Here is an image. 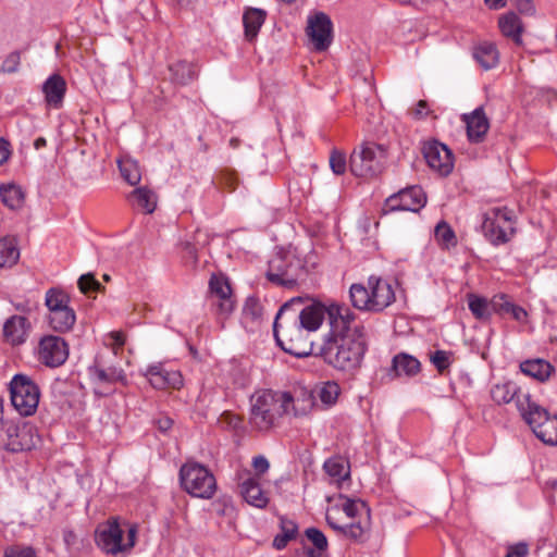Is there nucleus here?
<instances>
[{"mask_svg":"<svg viewBox=\"0 0 557 557\" xmlns=\"http://www.w3.org/2000/svg\"><path fill=\"white\" fill-rule=\"evenodd\" d=\"M305 535L313 545V548H308L309 557H326L329 543L323 532L317 528H308Z\"/></svg>","mask_w":557,"mask_h":557,"instance_id":"nucleus-39","label":"nucleus"},{"mask_svg":"<svg viewBox=\"0 0 557 557\" xmlns=\"http://www.w3.org/2000/svg\"><path fill=\"white\" fill-rule=\"evenodd\" d=\"M498 25L504 36L511 38L518 45L522 42V22L516 13L509 12L500 16Z\"/></svg>","mask_w":557,"mask_h":557,"instance_id":"nucleus-33","label":"nucleus"},{"mask_svg":"<svg viewBox=\"0 0 557 557\" xmlns=\"http://www.w3.org/2000/svg\"><path fill=\"white\" fill-rule=\"evenodd\" d=\"M0 198L8 208L16 210L23 206L24 193L22 188L16 185L1 186Z\"/></svg>","mask_w":557,"mask_h":557,"instance_id":"nucleus-41","label":"nucleus"},{"mask_svg":"<svg viewBox=\"0 0 557 557\" xmlns=\"http://www.w3.org/2000/svg\"><path fill=\"white\" fill-rule=\"evenodd\" d=\"M128 199L134 207L147 214L152 213L157 208V195L148 187L134 189Z\"/></svg>","mask_w":557,"mask_h":557,"instance_id":"nucleus-29","label":"nucleus"},{"mask_svg":"<svg viewBox=\"0 0 557 557\" xmlns=\"http://www.w3.org/2000/svg\"><path fill=\"white\" fill-rule=\"evenodd\" d=\"M369 283L374 289V312H381L395 301V292L389 283L385 280L371 275Z\"/></svg>","mask_w":557,"mask_h":557,"instance_id":"nucleus-25","label":"nucleus"},{"mask_svg":"<svg viewBox=\"0 0 557 557\" xmlns=\"http://www.w3.org/2000/svg\"><path fill=\"white\" fill-rule=\"evenodd\" d=\"M137 534L136 525H131L127 530V543L123 544L124 550L132 548L135 545Z\"/></svg>","mask_w":557,"mask_h":557,"instance_id":"nucleus-59","label":"nucleus"},{"mask_svg":"<svg viewBox=\"0 0 557 557\" xmlns=\"http://www.w3.org/2000/svg\"><path fill=\"white\" fill-rule=\"evenodd\" d=\"M451 351L435 350L431 354L430 360L440 373L447 370L453 363L454 357Z\"/></svg>","mask_w":557,"mask_h":557,"instance_id":"nucleus-48","label":"nucleus"},{"mask_svg":"<svg viewBox=\"0 0 557 557\" xmlns=\"http://www.w3.org/2000/svg\"><path fill=\"white\" fill-rule=\"evenodd\" d=\"M238 487L245 500L257 508H264L269 504L268 494L261 488L260 479L252 476L251 472L244 471L237 474Z\"/></svg>","mask_w":557,"mask_h":557,"instance_id":"nucleus-18","label":"nucleus"},{"mask_svg":"<svg viewBox=\"0 0 557 557\" xmlns=\"http://www.w3.org/2000/svg\"><path fill=\"white\" fill-rule=\"evenodd\" d=\"M88 374L95 384V393L100 396H108L112 393L108 387L116 382L127 385V377L122 368L108 366L102 358H97L88 368Z\"/></svg>","mask_w":557,"mask_h":557,"instance_id":"nucleus-12","label":"nucleus"},{"mask_svg":"<svg viewBox=\"0 0 557 557\" xmlns=\"http://www.w3.org/2000/svg\"><path fill=\"white\" fill-rule=\"evenodd\" d=\"M11 154L10 144L0 137V165L4 164Z\"/></svg>","mask_w":557,"mask_h":557,"instance_id":"nucleus-57","label":"nucleus"},{"mask_svg":"<svg viewBox=\"0 0 557 557\" xmlns=\"http://www.w3.org/2000/svg\"><path fill=\"white\" fill-rule=\"evenodd\" d=\"M426 102L424 100H420L417 104L416 115L417 116H424L426 115V112L424 111L426 109Z\"/></svg>","mask_w":557,"mask_h":557,"instance_id":"nucleus-62","label":"nucleus"},{"mask_svg":"<svg viewBox=\"0 0 557 557\" xmlns=\"http://www.w3.org/2000/svg\"><path fill=\"white\" fill-rule=\"evenodd\" d=\"M462 120L467 125L469 140L472 143L482 141L490 128V122L483 107L476 108L470 114H463Z\"/></svg>","mask_w":557,"mask_h":557,"instance_id":"nucleus-22","label":"nucleus"},{"mask_svg":"<svg viewBox=\"0 0 557 557\" xmlns=\"http://www.w3.org/2000/svg\"><path fill=\"white\" fill-rule=\"evenodd\" d=\"M267 13L261 9L250 8L247 9L243 16L245 27V36L248 40L257 37L262 24L264 23Z\"/></svg>","mask_w":557,"mask_h":557,"instance_id":"nucleus-30","label":"nucleus"},{"mask_svg":"<svg viewBox=\"0 0 557 557\" xmlns=\"http://www.w3.org/2000/svg\"><path fill=\"white\" fill-rule=\"evenodd\" d=\"M326 521H327V524L335 531L342 533L343 535H345L347 539H348V533L345 531V529H348V523L342 525V524H338L336 522H334L331 518V516L326 515Z\"/></svg>","mask_w":557,"mask_h":557,"instance_id":"nucleus-61","label":"nucleus"},{"mask_svg":"<svg viewBox=\"0 0 557 557\" xmlns=\"http://www.w3.org/2000/svg\"><path fill=\"white\" fill-rule=\"evenodd\" d=\"M349 298L351 305L361 311L374 312V289L372 284L367 282V285L362 283H355L349 288Z\"/></svg>","mask_w":557,"mask_h":557,"instance_id":"nucleus-24","label":"nucleus"},{"mask_svg":"<svg viewBox=\"0 0 557 557\" xmlns=\"http://www.w3.org/2000/svg\"><path fill=\"white\" fill-rule=\"evenodd\" d=\"M169 70L171 79L180 85H187L197 78L196 65L186 61H177Z\"/></svg>","mask_w":557,"mask_h":557,"instance_id":"nucleus-34","label":"nucleus"},{"mask_svg":"<svg viewBox=\"0 0 557 557\" xmlns=\"http://www.w3.org/2000/svg\"><path fill=\"white\" fill-rule=\"evenodd\" d=\"M298 531L297 524L293 520L281 519V532L274 537L273 546L276 549H283L287 543L295 539Z\"/></svg>","mask_w":557,"mask_h":557,"instance_id":"nucleus-45","label":"nucleus"},{"mask_svg":"<svg viewBox=\"0 0 557 557\" xmlns=\"http://www.w3.org/2000/svg\"><path fill=\"white\" fill-rule=\"evenodd\" d=\"M42 91L47 103L60 108L66 91V83L59 74H53L44 83Z\"/></svg>","mask_w":557,"mask_h":557,"instance_id":"nucleus-27","label":"nucleus"},{"mask_svg":"<svg viewBox=\"0 0 557 557\" xmlns=\"http://www.w3.org/2000/svg\"><path fill=\"white\" fill-rule=\"evenodd\" d=\"M305 300L304 297H294L285 302L273 323L277 344L283 350L298 358L309 356L312 350L309 332L299 323L296 312H290L295 306L304 305Z\"/></svg>","mask_w":557,"mask_h":557,"instance_id":"nucleus-2","label":"nucleus"},{"mask_svg":"<svg viewBox=\"0 0 557 557\" xmlns=\"http://www.w3.org/2000/svg\"><path fill=\"white\" fill-rule=\"evenodd\" d=\"M518 410L540 441L547 445H557V416L549 414L531 396L518 399Z\"/></svg>","mask_w":557,"mask_h":557,"instance_id":"nucleus-4","label":"nucleus"},{"mask_svg":"<svg viewBox=\"0 0 557 557\" xmlns=\"http://www.w3.org/2000/svg\"><path fill=\"white\" fill-rule=\"evenodd\" d=\"M29 324L25 317L13 315L3 325V335L8 343L18 345L26 341Z\"/></svg>","mask_w":557,"mask_h":557,"instance_id":"nucleus-26","label":"nucleus"},{"mask_svg":"<svg viewBox=\"0 0 557 557\" xmlns=\"http://www.w3.org/2000/svg\"><path fill=\"white\" fill-rule=\"evenodd\" d=\"M513 5L522 14H532L534 12V5L532 0H511Z\"/></svg>","mask_w":557,"mask_h":557,"instance_id":"nucleus-55","label":"nucleus"},{"mask_svg":"<svg viewBox=\"0 0 557 557\" xmlns=\"http://www.w3.org/2000/svg\"><path fill=\"white\" fill-rule=\"evenodd\" d=\"M289 400L286 392L262 389L250 398V426L259 432H269L286 414L284 403Z\"/></svg>","mask_w":557,"mask_h":557,"instance_id":"nucleus-3","label":"nucleus"},{"mask_svg":"<svg viewBox=\"0 0 557 557\" xmlns=\"http://www.w3.org/2000/svg\"><path fill=\"white\" fill-rule=\"evenodd\" d=\"M112 337L117 347H122L124 345L125 338L122 333H112Z\"/></svg>","mask_w":557,"mask_h":557,"instance_id":"nucleus-64","label":"nucleus"},{"mask_svg":"<svg viewBox=\"0 0 557 557\" xmlns=\"http://www.w3.org/2000/svg\"><path fill=\"white\" fill-rule=\"evenodd\" d=\"M420 361L411 355L398 354L393 358V370L396 375L412 376L420 372Z\"/></svg>","mask_w":557,"mask_h":557,"instance_id":"nucleus-35","label":"nucleus"},{"mask_svg":"<svg viewBox=\"0 0 557 557\" xmlns=\"http://www.w3.org/2000/svg\"><path fill=\"white\" fill-rule=\"evenodd\" d=\"M252 467L256 472L255 474H252V476H257L258 479L261 480V476L269 470L270 463L264 456L259 455L253 457Z\"/></svg>","mask_w":557,"mask_h":557,"instance_id":"nucleus-53","label":"nucleus"},{"mask_svg":"<svg viewBox=\"0 0 557 557\" xmlns=\"http://www.w3.org/2000/svg\"><path fill=\"white\" fill-rule=\"evenodd\" d=\"M386 160L387 152L383 146L367 143L352 151L349 170L357 177H375L383 172Z\"/></svg>","mask_w":557,"mask_h":557,"instance_id":"nucleus-6","label":"nucleus"},{"mask_svg":"<svg viewBox=\"0 0 557 557\" xmlns=\"http://www.w3.org/2000/svg\"><path fill=\"white\" fill-rule=\"evenodd\" d=\"M20 62V53L17 51L11 52L2 63V71L7 73H14L17 71Z\"/></svg>","mask_w":557,"mask_h":557,"instance_id":"nucleus-54","label":"nucleus"},{"mask_svg":"<svg viewBox=\"0 0 557 557\" xmlns=\"http://www.w3.org/2000/svg\"><path fill=\"white\" fill-rule=\"evenodd\" d=\"M78 287L82 293L86 294L90 290H97L100 287V283L92 274H84L78 280Z\"/></svg>","mask_w":557,"mask_h":557,"instance_id":"nucleus-52","label":"nucleus"},{"mask_svg":"<svg viewBox=\"0 0 557 557\" xmlns=\"http://www.w3.org/2000/svg\"><path fill=\"white\" fill-rule=\"evenodd\" d=\"M323 469L336 482L349 478V463L339 456L331 457L325 460Z\"/></svg>","mask_w":557,"mask_h":557,"instance_id":"nucleus-40","label":"nucleus"},{"mask_svg":"<svg viewBox=\"0 0 557 557\" xmlns=\"http://www.w3.org/2000/svg\"><path fill=\"white\" fill-rule=\"evenodd\" d=\"M11 403L23 417L33 416L39 404V386L26 374H15L10 382Z\"/></svg>","mask_w":557,"mask_h":557,"instance_id":"nucleus-9","label":"nucleus"},{"mask_svg":"<svg viewBox=\"0 0 557 557\" xmlns=\"http://www.w3.org/2000/svg\"><path fill=\"white\" fill-rule=\"evenodd\" d=\"M157 426L161 432H166L173 425V420L170 417H162L157 420Z\"/></svg>","mask_w":557,"mask_h":557,"instance_id":"nucleus-60","label":"nucleus"},{"mask_svg":"<svg viewBox=\"0 0 557 557\" xmlns=\"http://www.w3.org/2000/svg\"><path fill=\"white\" fill-rule=\"evenodd\" d=\"M521 371L540 382L548 380L554 368L544 359L525 360L520 364Z\"/></svg>","mask_w":557,"mask_h":557,"instance_id":"nucleus-31","label":"nucleus"},{"mask_svg":"<svg viewBox=\"0 0 557 557\" xmlns=\"http://www.w3.org/2000/svg\"><path fill=\"white\" fill-rule=\"evenodd\" d=\"M263 314V307L259 299L255 297H248L245 301L243 313H242V322L245 327H253L260 323Z\"/></svg>","mask_w":557,"mask_h":557,"instance_id":"nucleus-36","label":"nucleus"},{"mask_svg":"<svg viewBox=\"0 0 557 557\" xmlns=\"http://www.w3.org/2000/svg\"><path fill=\"white\" fill-rule=\"evenodd\" d=\"M183 490L193 497L210 499L216 492V481L211 471L201 463L186 462L180 469Z\"/></svg>","mask_w":557,"mask_h":557,"instance_id":"nucleus-7","label":"nucleus"},{"mask_svg":"<svg viewBox=\"0 0 557 557\" xmlns=\"http://www.w3.org/2000/svg\"><path fill=\"white\" fill-rule=\"evenodd\" d=\"M485 3L491 9H499V8L505 7V4H506L505 0H485Z\"/></svg>","mask_w":557,"mask_h":557,"instance_id":"nucleus-63","label":"nucleus"},{"mask_svg":"<svg viewBox=\"0 0 557 557\" xmlns=\"http://www.w3.org/2000/svg\"><path fill=\"white\" fill-rule=\"evenodd\" d=\"M512 305L506 294H497L492 297L493 313L500 315L508 314Z\"/></svg>","mask_w":557,"mask_h":557,"instance_id":"nucleus-49","label":"nucleus"},{"mask_svg":"<svg viewBox=\"0 0 557 557\" xmlns=\"http://www.w3.org/2000/svg\"><path fill=\"white\" fill-rule=\"evenodd\" d=\"M330 166L334 174L342 175L346 172V157L343 152L333 150L330 156Z\"/></svg>","mask_w":557,"mask_h":557,"instance_id":"nucleus-51","label":"nucleus"},{"mask_svg":"<svg viewBox=\"0 0 557 557\" xmlns=\"http://www.w3.org/2000/svg\"><path fill=\"white\" fill-rule=\"evenodd\" d=\"M122 536L123 530L116 520L108 521L96 531L97 545L106 553L113 555L124 552Z\"/></svg>","mask_w":557,"mask_h":557,"instance_id":"nucleus-19","label":"nucleus"},{"mask_svg":"<svg viewBox=\"0 0 557 557\" xmlns=\"http://www.w3.org/2000/svg\"><path fill=\"white\" fill-rule=\"evenodd\" d=\"M76 322V314L72 308L48 314V324L57 333L71 331Z\"/></svg>","mask_w":557,"mask_h":557,"instance_id":"nucleus-32","label":"nucleus"},{"mask_svg":"<svg viewBox=\"0 0 557 557\" xmlns=\"http://www.w3.org/2000/svg\"><path fill=\"white\" fill-rule=\"evenodd\" d=\"M524 396H530V394L521 393L519 387L512 382L498 383L491 389V397L498 405L516 400V406L518 407V399Z\"/></svg>","mask_w":557,"mask_h":557,"instance_id":"nucleus-28","label":"nucleus"},{"mask_svg":"<svg viewBox=\"0 0 557 557\" xmlns=\"http://www.w3.org/2000/svg\"><path fill=\"white\" fill-rule=\"evenodd\" d=\"M119 169L121 172L122 177L129 184V185H137L141 180V173L139 169V164L137 161L125 158L117 161Z\"/></svg>","mask_w":557,"mask_h":557,"instance_id":"nucleus-44","label":"nucleus"},{"mask_svg":"<svg viewBox=\"0 0 557 557\" xmlns=\"http://www.w3.org/2000/svg\"><path fill=\"white\" fill-rule=\"evenodd\" d=\"M468 307L475 319L488 321L493 314L492 298L486 299L474 294L468 296Z\"/></svg>","mask_w":557,"mask_h":557,"instance_id":"nucleus-38","label":"nucleus"},{"mask_svg":"<svg viewBox=\"0 0 557 557\" xmlns=\"http://www.w3.org/2000/svg\"><path fill=\"white\" fill-rule=\"evenodd\" d=\"M331 330L321 347L320 355L332 368L349 375L357 373L369 348L367 329L349 308L330 313Z\"/></svg>","mask_w":557,"mask_h":557,"instance_id":"nucleus-1","label":"nucleus"},{"mask_svg":"<svg viewBox=\"0 0 557 557\" xmlns=\"http://www.w3.org/2000/svg\"><path fill=\"white\" fill-rule=\"evenodd\" d=\"M482 231L485 238L494 246L510 242L516 233L513 211L506 207L487 210L483 215Z\"/></svg>","mask_w":557,"mask_h":557,"instance_id":"nucleus-8","label":"nucleus"},{"mask_svg":"<svg viewBox=\"0 0 557 557\" xmlns=\"http://www.w3.org/2000/svg\"><path fill=\"white\" fill-rule=\"evenodd\" d=\"M426 197L418 186L405 188L397 194L389 196L383 206V212L412 211L418 212L424 207Z\"/></svg>","mask_w":557,"mask_h":557,"instance_id":"nucleus-14","label":"nucleus"},{"mask_svg":"<svg viewBox=\"0 0 557 557\" xmlns=\"http://www.w3.org/2000/svg\"><path fill=\"white\" fill-rule=\"evenodd\" d=\"M210 301L216 307L219 313L230 314L235 308L232 288L228 281L223 276L212 275L209 282Z\"/></svg>","mask_w":557,"mask_h":557,"instance_id":"nucleus-17","label":"nucleus"},{"mask_svg":"<svg viewBox=\"0 0 557 557\" xmlns=\"http://www.w3.org/2000/svg\"><path fill=\"white\" fill-rule=\"evenodd\" d=\"M145 375L157 389L178 388L182 385V376L178 372L166 371L160 364L149 366Z\"/></svg>","mask_w":557,"mask_h":557,"instance_id":"nucleus-23","label":"nucleus"},{"mask_svg":"<svg viewBox=\"0 0 557 557\" xmlns=\"http://www.w3.org/2000/svg\"><path fill=\"white\" fill-rule=\"evenodd\" d=\"M3 557H37V555L33 547L16 544L7 547Z\"/></svg>","mask_w":557,"mask_h":557,"instance_id":"nucleus-50","label":"nucleus"},{"mask_svg":"<svg viewBox=\"0 0 557 557\" xmlns=\"http://www.w3.org/2000/svg\"><path fill=\"white\" fill-rule=\"evenodd\" d=\"M528 554V547L525 544H517L508 549L505 557H524Z\"/></svg>","mask_w":557,"mask_h":557,"instance_id":"nucleus-56","label":"nucleus"},{"mask_svg":"<svg viewBox=\"0 0 557 557\" xmlns=\"http://www.w3.org/2000/svg\"><path fill=\"white\" fill-rule=\"evenodd\" d=\"M339 393V385L336 382L329 381L320 386L318 391V397L323 405L329 407L336 403Z\"/></svg>","mask_w":557,"mask_h":557,"instance_id":"nucleus-46","label":"nucleus"},{"mask_svg":"<svg viewBox=\"0 0 557 557\" xmlns=\"http://www.w3.org/2000/svg\"><path fill=\"white\" fill-rule=\"evenodd\" d=\"M290 312H296L299 323L310 333L322 325L326 309L319 302H312L305 307L295 306Z\"/></svg>","mask_w":557,"mask_h":557,"instance_id":"nucleus-21","label":"nucleus"},{"mask_svg":"<svg viewBox=\"0 0 557 557\" xmlns=\"http://www.w3.org/2000/svg\"><path fill=\"white\" fill-rule=\"evenodd\" d=\"M473 57L484 70L493 69L498 63V51L492 42L479 45L474 49Z\"/></svg>","mask_w":557,"mask_h":557,"instance_id":"nucleus-37","label":"nucleus"},{"mask_svg":"<svg viewBox=\"0 0 557 557\" xmlns=\"http://www.w3.org/2000/svg\"><path fill=\"white\" fill-rule=\"evenodd\" d=\"M434 235L436 242L445 248L454 247L457 244L455 232L444 221L436 225Z\"/></svg>","mask_w":557,"mask_h":557,"instance_id":"nucleus-47","label":"nucleus"},{"mask_svg":"<svg viewBox=\"0 0 557 557\" xmlns=\"http://www.w3.org/2000/svg\"><path fill=\"white\" fill-rule=\"evenodd\" d=\"M332 32V21L325 13L317 12L308 17L307 35L314 50L325 51L330 47L333 38Z\"/></svg>","mask_w":557,"mask_h":557,"instance_id":"nucleus-16","label":"nucleus"},{"mask_svg":"<svg viewBox=\"0 0 557 557\" xmlns=\"http://www.w3.org/2000/svg\"><path fill=\"white\" fill-rule=\"evenodd\" d=\"M516 321L518 322H523L525 321L527 317H528V313L527 311L520 307V306H517V305H512V307L510 308V311L509 313Z\"/></svg>","mask_w":557,"mask_h":557,"instance_id":"nucleus-58","label":"nucleus"},{"mask_svg":"<svg viewBox=\"0 0 557 557\" xmlns=\"http://www.w3.org/2000/svg\"><path fill=\"white\" fill-rule=\"evenodd\" d=\"M302 261L289 252H276L268 263L267 278L276 286L293 289L305 276Z\"/></svg>","mask_w":557,"mask_h":557,"instance_id":"nucleus-5","label":"nucleus"},{"mask_svg":"<svg viewBox=\"0 0 557 557\" xmlns=\"http://www.w3.org/2000/svg\"><path fill=\"white\" fill-rule=\"evenodd\" d=\"M45 304L49 310V314L52 312L61 311L71 308L69 296L60 289L50 288L46 293Z\"/></svg>","mask_w":557,"mask_h":557,"instance_id":"nucleus-42","label":"nucleus"},{"mask_svg":"<svg viewBox=\"0 0 557 557\" xmlns=\"http://www.w3.org/2000/svg\"><path fill=\"white\" fill-rule=\"evenodd\" d=\"M37 357L46 367L58 368L69 358V345L60 336L46 335L39 341Z\"/></svg>","mask_w":557,"mask_h":557,"instance_id":"nucleus-13","label":"nucleus"},{"mask_svg":"<svg viewBox=\"0 0 557 557\" xmlns=\"http://www.w3.org/2000/svg\"><path fill=\"white\" fill-rule=\"evenodd\" d=\"M286 393L289 398V400L284 403L286 414L292 411L295 417H306L312 411L315 405V397L312 391L299 387L294 393Z\"/></svg>","mask_w":557,"mask_h":557,"instance_id":"nucleus-20","label":"nucleus"},{"mask_svg":"<svg viewBox=\"0 0 557 557\" xmlns=\"http://www.w3.org/2000/svg\"><path fill=\"white\" fill-rule=\"evenodd\" d=\"M343 511L351 521L348 522V539L356 543L368 540L371 529L370 508L361 499L345 498Z\"/></svg>","mask_w":557,"mask_h":557,"instance_id":"nucleus-10","label":"nucleus"},{"mask_svg":"<svg viewBox=\"0 0 557 557\" xmlns=\"http://www.w3.org/2000/svg\"><path fill=\"white\" fill-rule=\"evenodd\" d=\"M37 442L34 428L26 422H7L0 430V447L12 453L30 450Z\"/></svg>","mask_w":557,"mask_h":557,"instance_id":"nucleus-11","label":"nucleus"},{"mask_svg":"<svg viewBox=\"0 0 557 557\" xmlns=\"http://www.w3.org/2000/svg\"><path fill=\"white\" fill-rule=\"evenodd\" d=\"M20 251L13 238L0 239V267H11L17 262Z\"/></svg>","mask_w":557,"mask_h":557,"instance_id":"nucleus-43","label":"nucleus"},{"mask_svg":"<svg viewBox=\"0 0 557 557\" xmlns=\"http://www.w3.org/2000/svg\"><path fill=\"white\" fill-rule=\"evenodd\" d=\"M428 165L442 176H447L454 169V156L450 149L437 141H428L422 148Z\"/></svg>","mask_w":557,"mask_h":557,"instance_id":"nucleus-15","label":"nucleus"}]
</instances>
